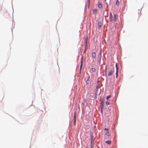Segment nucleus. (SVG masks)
Here are the masks:
<instances>
[{"instance_id":"nucleus-16","label":"nucleus","mask_w":148,"mask_h":148,"mask_svg":"<svg viewBox=\"0 0 148 148\" xmlns=\"http://www.w3.org/2000/svg\"><path fill=\"white\" fill-rule=\"evenodd\" d=\"M118 70H117L116 71V78L118 76Z\"/></svg>"},{"instance_id":"nucleus-24","label":"nucleus","mask_w":148,"mask_h":148,"mask_svg":"<svg viewBox=\"0 0 148 148\" xmlns=\"http://www.w3.org/2000/svg\"><path fill=\"white\" fill-rule=\"evenodd\" d=\"M97 12V10H93V12Z\"/></svg>"},{"instance_id":"nucleus-20","label":"nucleus","mask_w":148,"mask_h":148,"mask_svg":"<svg viewBox=\"0 0 148 148\" xmlns=\"http://www.w3.org/2000/svg\"><path fill=\"white\" fill-rule=\"evenodd\" d=\"M110 95H109L107 97L106 99L107 100L110 97Z\"/></svg>"},{"instance_id":"nucleus-14","label":"nucleus","mask_w":148,"mask_h":148,"mask_svg":"<svg viewBox=\"0 0 148 148\" xmlns=\"http://www.w3.org/2000/svg\"><path fill=\"white\" fill-rule=\"evenodd\" d=\"M98 25L99 27H101V23L100 22L98 23Z\"/></svg>"},{"instance_id":"nucleus-28","label":"nucleus","mask_w":148,"mask_h":148,"mask_svg":"<svg viewBox=\"0 0 148 148\" xmlns=\"http://www.w3.org/2000/svg\"><path fill=\"white\" fill-rule=\"evenodd\" d=\"M91 148H92V147H91Z\"/></svg>"},{"instance_id":"nucleus-11","label":"nucleus","mask_w":148,"mask_h":148,"mask_svg":"<svg viewBox=\"0 0 148 148\" xmlns=\"http://www.w3.org/2000/svg\"><path fill=\"white\" fill-rule=\"evenodd\" d=\"M116 4L117 5H119V0H116Z\"/></svg>"},{"instance_id":"nucleus-22","label":"nucleus","mask_w":148,"mask_h":148,"mask_svg":"<svg viewBox=\"0 0 148 148\" xmlns=\"http://www.w3.org/2000/svg\"><path fill=\"white\" fill-rule=\"evenodd\" d=\"M103 107H101L100 110H101V112H103Z\"/></svg>"},{"instance_id":"nucleus-4","label":"nucleus","mask_w":148,"mask_h":148,"mask_svg":"<svg viewBox=\"0 0 148 148\" xmlns=\"http://www.w3.org/2000/svg\"><path fill=\"white\" fill-rule=\"evenodd\" d=\"M83 56H82L81 58V64L80 66V70H81L83 65Z\"/></svg>"},{"instance_id":"nucleus-12","label":"nucleus","mask_w":148,"mask_h":148,"mask_svg":"<svg viewBox=\"0 0 148 148\" xmlns=\"http://www.w3.org/2000/svg\"><path fill=\"white\" fill-rule=\"evenodd\" d=\"M91 70L93 72H95L96 71L95 69L94 68H92Z\"/></svg>"},{"instance_id":"nucleus-5","label":"nucleus","mask_w":148,"mask_h":148,"mask_svg":"<svg viewBox=\"0 0 148 148\" xmlns=\"http://www.w3.org/2000/svg\"><path fill=\"white\" fill-rule=\"evenodd\" d=\"M94 145V140L93 139V137H92L91 138V147H93Z\"/></svg>"},{"instance_id":"nucleus-1","label":"nucleus","mask_w":148,"mask_h":148,"mask_svg":"<svg viewBox=\"0 0 148 148\" xmlns=\"http://www.w3.org/2000/svg\"><path fill=\"white\" fill-rule=\"evenodd\" d=\"M110 21H116L117 18V15L116 14L114 15V17H113L112 14L110 13Z\"/></svg>"},{"instance_id":"nucleus-7","label":"nucleus","mask_w":148,"mask_h":148,"mask_svg":"<svg viewBox=\"0 0 148 148\" xmlns=\"http://www.w3.org/2000/svg\"><path fill=\"white\" fill-rule=\"evenodd\" d=\"M87 38H86V39L85 40V42H84L85 45V46H86V47H87Z\"/></svg>"},{"instance_id":"nucleus-6","label":"nucleus","mask_w":148,"mask_h":148,"mask_svg":"<svg viewBox=\"0 0 148 148\" xmlns=\"http://www.w3.org/2000/svg\"><path fill=\"white\" fill-rule=\"evenodd\" d=\"M102 4L100 3H99L98 4V7L100 8H102Z\"/></svg>"},{"instance_id":"nucleus-10","label":"nucleus","mask_w":148,"mask_h":148,"mask_svg":"<svg viewBox=\"0 0 148 148\" xmlns=\"http://www.w3.org/2000/svg\"><path fill=\"white\" fill-rule=\"evenodd\" d=\"M103 101H102L101 103V107H103Z\"/></svg>"},{"instance_id":"nucleus-27","label":"nucleus","mask_w":148,"mask_h":148,"mask_svg":"<svg viewBox=\"0 0 148 148\" xmlns=\"http://www.w3.org/2000/svg\"><path fill=\"white\" fill-rule=\"evenodd\" d=\"M86 148H89L88 147H87Z\"/></svg>"},{"instance_id":"nucleus-13","label":"nucleus","mask_w":148,"mask_h":148,"mask_svg":"<svg viewBox=\"0 0 148 148\" xmlns=\"http://www.w3.org/2000/svg\"><path fill=\"white\" fill-rule=\"evenodd\" d=\"M87 47H86V46H85V47L84 48V53H85L86 52V51L87 50Z\"/></svg>"},{"instance_id":"nucleus-8","label":"nucleus","mask_w":148,"mask_h":148,"mask_svg":"<svg viewBox=\"0 0 148 148\" xmlns=\"http://www.w3.org/2000/svg\"><path fill=\"white\" fill-rule=\"evenodd\" d=\"M96 53L95 52H93L92 54V57L95 58L96 57Z\"/></svg>"},{"instance_id":"nucleus-9","label":"nucleus","mask_w":148,"mask_h":148,"mask_svg":"<svg viewBox=\"0 0 148 148\" xmlns=\"http://www.w3.org/2000/svg\"><path fill=\"white\" fill-rule=\"evenodd\" d=\"M106 143L108 144H110L111 143V142L110 140L106 141Z\"/></svg>"},{"instance_id":"nucleus-26","label":"nucleus","mask_w":148,"mask_h":148,"mask_svg":"<svg viewBox=\"0 0 148 148\" xmlns=\"http://www.w3.org/2000/svg\"><path fill=\"white\" fill-rule=\"evenodd\" d=\"M90 0H88V2H89V3H90Z\"/></svg>"},{"instance_id":"nucleus-3","label":"nucleus","mask_w":148,"mask_h":148,"mask_svg":"<svg viewBox=\"0 0 148 148\" xmlns=\"http://www.w3.org/2000/svg\"><path fill=\"white\" fill-rule=\"evenodd\" d=\"M114 72V68H112V69L111 70H110V71H109L108 73V75L109 76H111L113 74V73Z\"/></svg>"},{"instance_id":"nucleus-18","label":"nucleus","mask_w":148,"mask_h":148,"mask_svg":"<svg viewBox=\"0 0 148 148\" xmlns=\"http://www.w3.org/2000/svg\"><path fill=\"white\" fill-rule=\"evenodd\" d=\"M115 66H116V70H118V68L117 66V63H116V65H115Z\"/></svg>"},{"instance_id":"nucleus-23","label":"nucleus","mask_w":148,"mask_h":148,"mask_svg":"<svg viewBox=\"0 0 148 148\" xmlns=\"http://www.w3.org/2000/svg\"><path fill=\"white\" fill-rule=\"evenodd\" d=\"M104 130L106 131H107L108 130V129L107 128H105L104 129Z\"/></svg>"},{"instance_id":"nucleus-15","label":"nucleus","mask_w":148,"mask_h":148,"mask_svg":"<svg viewBox=\"0 0 148 148\" xmlns=\"http://www.w3.org/2000/svg\"><path fill=\"white\" fill-rule=\"evenodd\" d=\"M107 71V66H106L105 67V73L106 75V74Z\"/></svg>"},{"instance_id":"nucleus-17","label":"nucleus","mask_w":148,"mask_h":148,"mask_svg":"<svg viewBox=\"0 0 148 148\" xmlns=\"http://www.w3.org/2000/svg\"><path fill=\"white\" fill-rule=\"evenodd\" d=\"M100 58L101 59V49L100 51Z\"/></svg>"},{"instance_id":"nucleus-25","label":"nucleus","mask_w":148,"mask_h":148,"mask_svg":"<svg viewBox=\"0 0 148 148\" xmlns=\"http://www.w3.org/2000/svg\"><path fill=\"white\" fill-rule=\"evenodd\" d=\"M91 138H92V137L93 138V135H92H92H91Z\"/></svg>"},{"instance_id":"nucleus-19","label":"nucleus","mask_w":148,"mask_h":148,"mask_svg":"<svg viewBox=\"0 0 148 148\" xmlns=\"http://www.w3.org/2000/svg\"><path fill=\"white\" fill-rule=\"evenodd\" d=\"M106 135L107 136H109V133L108 132H106Z\"/></svg>"},{"instance_id":"nucleus-2","label":"nucleus","mask_w":148,"mask_h":148,"mask_svg":"<svg viewBox=\"0 0 148 148\" xmlns=\"http://www.w3.org/2000/svg\"><path fill=\"white\" fill-rule=\"evenodd\" d=\"M76 114H77V110H75L74 112V119H73V125H75L76 124Z\"/></svg>"},{"instance_id":"nucleus-29","label":"nucleus","mask_w":148,"mask_h":148,"mask_svg":"<svg viewBox=\"0 0 148 148\" xmlns=\"http://www.w3.org/2000/svg\"><path fill=\"white\" fill-rule=\"evenodd\" d=\"M105 0V1H106V0Z\"/></svg>"},{"instance_id":"nucleus-21","label":"nucleus","mask_w":148,"mask_h":148,"mask_svg":"<svg viewBox=\"0 0 148 148\" xmlns=\"http://www.w3.org/2000/svg\"><path fill=\"white\" fill-rule=\"evenodd\" d=\"M106 105H109V103L108 101H107L106 102Z\"/></svg>"}]
</instances>
